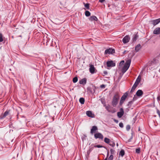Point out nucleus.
I'll list each match as a JSON object with an SVG mask.
<instances>
[{
  "mask_svg": "<svg viewBox=\"0 0 160 160\" xmlns=\"http://www.w3.org/2000/svg\"><path fill=\"white\" fill-rule=\"evenodd\" d=\"M105 0H99V2H104Z\"/></svg>",
  "mask_w": 160,
  "mask_h": 160,
  "instance_id": "nucleus-45",
  "label": "nucleus"
},
{
  "mask_svg": "<svg viewBox=\"0 0 160 160\" xmlns=\"http://www.w3.org/2000/svg\"><path fill=\"white\" fill-rule=\"evenodd\" d=\"M152 23L154 25H155L158 24L160 22V18H158L155 20H152L151 21Z\"/></svg>",
  "mask_w": 160,
  "mask_h": 160,
  "instance_id": "nucleus-12",
  "label": "nucleus"
},
{
  "mask_svg": "<svg viewBox=\"0 0 160 160\" xmlns=\"http://www.w3.org/2000/svg\"><path fill=\"white\" fill-rule=\"evenodd\" d=\"M117 146H118V143L117 144Z\"/></svg>",
  "mask_w": 160,
  "mask_h": 160,
  "instance_id": "nucleus-52",
  "label": "nucleus"
},
{
  "mask_svg": "<svg viewBox=\"0 0 160 160\" xmlns=\"http://www.w3.org/2000/svg\"><path fill=\"white\" fill-rule=\"evenodd\" d=\"M108 155H109V154H108V153H107V157L108 156Z\"/></svg>",
  "mask_w": 160,
  "mask_h": 160,
  "instance_id": "nucleus-48",
  "label": "nucleus"
},
{
  "mask_svg": "<svg viewBox=\"0 0 160 160\" xmlns=\"http://www.w3.org/2000/svg\"><path fill=\"white\" fill-rule=\"evenodd\" d=\"M114 121L117 123H118V121L117 120H116L115 119H114Z\"/></svg>",
  "mask_w": 160,
  "mask_h": 160,
  "instance_id": "nucleus-47",
  "label": "nucleus"
},
{
  "mask_svg": "<svg viewBox=\"0 0 160 160\" xmlns=\"http://www.w3.org/2000/svg\"><path fill=\"white\" fill-rule=\"evenodd\" d=\"M157 113L158 114V115L160 118V111H159V110H157Z\"/></svg>",
  "mask_w": 160,
  "mask_h": 160,
  "instance_id": "nucleus-43",
  "label": "nucleus"
},
{
  "mask_svg": "<svg viewBox=\"0 0 160 160\" xmlns=\"http://www.w3.org/2000/svg\"><path fill=\"white\" fill-rule=\"evenodd\" d=\"M89 71L92 74H93L96 73L97 72L93 65L92 64H90L89 65Z\"/></svg>",
  "mask_w": 160,
  "mask_h": 160,
  "instance_id": "nucleus-4",
  "label": "nucleus"
},
{
  "mask_svg": "<svg viewBox=\"0 0 160 160\" xmlns=\"http://www.w3.org/2000/svg\"><path fill=\"white\" fill-rule=\"evenodd\" d=\"M86 114L88 116L91 118H93L94 115L92 112L89 111L86 112Z\"/></svg>",
  "mask_w": 160,
  "mask_h": 160,
  "instance_id": "nucleus-17",
  "label": "nucleus"
},
{
  "mask_svg": "<svg viewBox=\"0 0 160 160\" xmlns=\"http://www.w3.org/2000/svg\"><path fill=\"white\" fill-rule=\"evenodd\" d=\"M138 131H140V129L139 128V129H138Z\"/></svg>",
  "mask_w": 160,
  "mask_h": 160,
  "instance_id": "nucleus-51",
  "label": "nucleus"
},
{
  "mask_svg": "<svg viewBox=\"0 0 160 160\" xmlns=\"http://www.w3.org/2000/svg\"><path fill=\"white\" fill-rule=\"evenodd\" d=\"M79 101L81 104H83L84 103L85 100L83 98H81L79 99Z\"/></svg>",
  "mask_w": 160,
  "mask_h": 160,
  "instance_id": "nucleus-24",
  "label": "nucleus"
},
{
  "mask_svg": "<svg viewBox=\"0 0 160 160\" xmlns=\"http://www.w3.org/2000/svg\"><path fill=\"white\" fill-rule=\"evenodd\" d=\"M78 79L77 77H75L73 79V82L74 83H76L78 81Z\"/></svg>",
  "mask_w": 160,
  "mask_h": 160,
  "instance_id": "nucleus-30",
  "label": "nucleus"
},
{
  "mask_svg": "<svg viewBox=\"0 0 160 160\" xmlns=\"http://www.w3.org/2000/svg\"><path fill=\"white\" fill-rule=\"evenodd\" d=\"M124 63V61L123 60L122 61L120 62L119 63V66H121L123 65Z\"/></svg>",
  "mask_w": 160,
  "mask_h": 160,
  "instance_id": "nucleus-37",
  "label": "nucleus"
},
{
  "mask_svg": "<svg viewBox=\"0 0 160 160\" xmlns=\"http://www.w3.org/2000/svg\"><path fill=\"white\" fill-rule=\"evenodd\" d=\"M94 136L96 139L99 138L102 139L103 138V135L101 133L99 132L95 133Z\"/></svg>",
  "mask_w": 160,
  "mask_h": 160,
  "instance_id": "nucleus-7",
  "label": "nucleus"
},
{
  "mask_svg": "<svg viewBox=\"0 0 160 160\" xmlns=\"http://www.w3.org/2000/svg\"><path fill=\"white\" fill-rule=\"evenodd\" d=\"M89 20L91 21H97L98 19L97 17L95 16H91L89 18Z\"/></svg>",
  "mask_w": 160,
  "mask_h": 160,
  "instance_id": "nucleus-15",
  "label": "nucleus"
},
{
  "mask_svg": "<svg viewBox=\"0 0 160 160\" xmlns=\"http://www.w3.org/2000/svg\"><path fill=\"white\" fill-rule=\"evenodd\" d=\"M103 73H104V74H105V75H106V74H107V73H107V72H106V71H104V72H103Z\"/></svg>",
  "mask_w": 160,
  "mask_h": 160,
  "instance_id": "nucleus-46",
  "label": "nucleus"
},
{
  "mask_svg": "<svg viewBox=\"0 0 160 160\" xmlns=\"http://www.w3.org/2000/svg\"><path fill=\"white\" fill-rule=\"evenodd\" d=\"M138 32L136 34H134L132 39V42H134L136 41L138 38Z\"/></svg>",
  "mask_w": 160,
  "mask_h": 160,
  "instance_id": "nucleus-19",
  "label": "nucleus"
},
{
  "mask_svg": "<svg viewBox=\"0 0 160 160\" xmlns=\"http://www.w3.org/2000/svg\"><path fill=\"white\" fill-rule=\"evenodd\" d=\"M157 99L158 101H160V96H159L158 97Z\"/></svg>",
  "mask_w": 160,
  "mask_h": 160,
  "instance_id": "nucleus-44",
  "label": "nucleus"
},
{
  "mask_svg": "<svg viewBox=\"0 0 160 160\" xmlns=\"http://www.w3.org/2000/svg\"><path fill=\"white\" fill-rule=\"evenodd\" d=\"M19 36L20 37H22V36L21 35Z\"/></svg>",
  "mask_w": 160,
  "mask_h": 160,
  "instance_id": "nucleus-53",
  "label": "nucleus"
},
{
  "mask_svg": "<svg viewBox=\"0 0 160 160\" xmlns=\"http://www.w3.org/2000/svg\"><path fill=\"white\" fill-rule=\"evenodd\" d=\"M3 39L2 37V35L1 33H0V42H2L3 41Z\"/></svg>",
  "mask_w": 160,
  "mask_h": 160,
  "instance_id": "nucleus-31",
  "label": "nucleus"
},
{
  "mask_svg": "<svg viewBox=\"0 0 160 160\" xmlns=\"http://www.w3.org/2000/svg\"><path fill=\"white\" fill-rule=\"evenodd\" d=\"M100 87L101 88H105V85L104 84H102L101 85Z\"/></svg>",
  "mask_w": 160,
  "mask_h": 160,
  "instance_id": "nucleus-41",
  "label": "nucleus"
},
{
  "mask_svg": "<svg viewBox=\"0 0 160 160\" xmlns=\"http://www.w3.org/2000/svg\"><path fill=\"white\" fill-rule=\"evenodd\" d=\"M87 79L86 78H83L79 81V82L80 84L85 85L86 84Z\"/></svg>",
  "mask_w": 160,
  "mask_h": 160,
  "instance_id": "nucleus-18",
  "label": "nucleus"
},
{
  "mask_svg": "<svg viewBox=\"0 0 160 160\" xmlns=\"http://www.w3.org/2000/svg\"><path fill=\"white\" fill-rule=\"evenodd\" d=\"M119 126L120 127L122 128L123 127V124L122 122H120L119 123Z\"/></svg>",
  "mask_w": 160,
  "mask_h": 160,
  "instance_id": "nucleus-38",
  "label": "nucleus"
},
{
  "mask_svg": "<svg viewBox=\"0 0 160 160\" xmlns=\"http://www.w3.org/2000/svg\"><path fill=\"white\" fill-rule=\"evenodd\" d=\"M124 111L122 108H121L120 110V112H117V116L119 118H121L124 114Z\"/></svg>",
  "mask_w": 160,
  "mask_h": 160,
  "instance_id": "nucleus-9",
  "label": "nucleus"
},
{
  "mask_svg": "<svg viewBox=\"0 0 160 160\" xmlns=\"http://www.w3.org/2000/svg\"><path fill=\"white\" fill-rule=\"evenodd\" d=\"M94 147L95 148H102L103 147L102 146L99 145H95L94 146Z\"/></svg>",
  "mask_w": 160,
  "mask_h": 160,
  "instance_id": "nucleus-33",
  "label": "nucleus"
},
{
  "mask_svg": "<svg viewBox=\"0 0 160 160\" xmlns=\"http://www.w3.org/2000/svg\"><path fill=\"white\" fill-rule=\"evenodd\" d=\"M130 39V38L129 35H126L124 37L122 40V42L124 43H126L129 42Z\"/></svg>",
  "mask_w": 160,
  "mask_h": 160,
  "instance_id": "nucleus-6",
  "label": "nucleus"
},
{
  "mask_svg": "<svg viewBox=\"0 0 160 160\" xmlns=\"http://www.w3.org/2000/svg\"><path fill=\"white\" fill-rule=\"evenodd\" d=\"M56 57L57 58H60V56L59 53H58V54L56 53Z\"/></svg>",
  "mask_w": 160,
  "mask_h": 160,
  "instance_id": "nucleus-40",
  "label": "nucleus"
},
{
  "mask_svg": "<svg viewBox=\"0 0 160 160\" xmlns=\"http://www.w3.org/2000/svg\"><path fill=\"white\" fill-rule=\"evenodd\" d=\"M143 92L141 90H138L136 92V95L138 96H141L143 94Z\"/></svg>",
  "mask_w": 160,
  "mask_h": 160,
  "instance_id": "nucleus-20",
  "label": "nucleus"
},
{
  "mask_svg": "<svg viewBox=\"0 0 160 160\" xmlns=\"http://www.w3.org/2000/svg\"><path fill=\"white\" fill-rule=\"evenodd\" d=\"M87 89L88 92L91 93H92V89L91 87H88L87 88Z\"/></svg>",
  "mask_w": 160,
  "mask_h": 160,
  "instance_id": "nucleus-29",
  "label": "nucleus"
},
{
  "mask_svg": "<svg viewBox=\"0 0 160 160\" xmlns=\"http://www.w3.org/2000/svg\"><path fill=\"white\" fill-rule=\"evenodd\" d=\"M128 69L125 68L124 66L122 68V72L123 73L125 72Z\"/></svg>",
  "mask_w": 160,
  "mask_h": 160,
  "instance_id": "nucleus-28",
  "label": "nucleus"
},
{
  "mask_svg": "<svg viewBox=\"0 0 160 160\" xmlns=\"http://www.w3.org/2000/svg\"><path fill=\"white\" fill-rule=\"evenodd\" d=\"M92 148H90L89 150L87 152V153L88 154H89V153L92 151Z\"/></svg>",
  "mask_w": 160,
  "mask_h": 160,
  "instance_id": "nucleus-42",
  "label": "nucleus"
},
{
  "mask_svg": "<svg viewBox=\"0 0 160 160\" xmlns=\"http://www.w3.org/2000/svg\"><path fill=\"white\" fill-rule=\"evenodd\" d=\"M114 53V49L111 48L106 50L105 51V54H112Z\"/></svg>",
  "mask_w": 160,
  "mask_h": 160,
  "instance_id": "nucleus-5",
  "label": "nucleus"
},
{
  "mask_svg": "<svg viewBox=\"0 0 160 160\" xmlns=\"http://www.w3.org/2000/svg\"><path fill=\"white\" fill-rule=\"evenodd\" d=\"M133 101H129L128 103V106H130V104H132L133 103Z\"/></svg>",
  "mask_w": 160,
  "mask_h": 160,
  "instance_id": "nucleus-39",
  "label": "nucleus"
},
{
  "mask_svg": "<svg viewBox=\"0 0 160 160\" xmlns=\"http://www.w3.org/2000/svg\"><path fill=\"white\" fill-rule=\"evenodd\" d=\"M110 146H112V147H114L115 146V142L112 141H110L109 143L108 144Z\"/></svg>",
  "mask_w": 160,
  "mask_h": 160,
  "instance_id": "nucleus-25",
  "label": "nucleus"
},
{
  "mask_svg": "<svg viewBox=\"0 0 160 160\" xmlns=\"http://www.w3.org/2000/svg\"><path fill=\"white\" fill-rule=\"evenodd\" d=\"M119 98V96L118 93H116L114 96L112 101V105L113 107H115L118 102V100Z\"/></svg>",
  "mask_w": 160,
  "mask_h": 160,
  "instance_id": "nucleus-1",
  "label": "nucleus"
},
{
  "mask_svg": "<svg viewBox=\"0 0 160 160\" xmlns=\"http://www.w3.org/2000/svg\"><path fill=\"white\" fill-rule=\"evenodd\" d=\"M136 152L137 153H139L140 152V148H138L136 149Z\"/></svg>",
  "mask_w": 160,
  "mask_h": 160,
  "instance_id": "nucleus-32",
  "label": "nucleus"
},
{
  "mask_svg": "<svg viewBox=\"0 0 160 160\" xmlns=\"http://www.w3.org/2000/svg\"><path fill=\"white\" fill-rule=\"evenodd\" d=\"M114 152H115V150L114 149H111L110 152H111V155H113L114 153Z\"/></svg>",
  "mask_w": 160,
  "mask_h": 160,
  "instance_id": "nucleus-35",
  "label": "nucleus"
},
{
  "mask_svg": "<svg viewBox=\"0 0 160 160\" xmlns=\"http://www.w3.org/2000/svg\"><path fill=\"white\" fill-rule=\"evenodd\" d=\"M153 33L155 34H160V28H157L153 31Z\"/></svg>",
  "mask_w": 160,
  "mask_h": 160,
  "instance_id": "nucleus-14",
  "label": "nucleus"
},
{
  "mask_svg": "<svg viewBox=\"0 0 160 160\" xmlns=\"http://www.w3.org/2000/svg\"><path fill=\"white\" fill-rule=\"evenodd\" d=\"M126 129L127 131H129L130 129V126L129 125H127L126 127Z\"/></svg>",
  "mask_w": 160,
  "mask_h": 160,
  "instance_id": "nucleus-34",
  "label": "nucleus"
},
{
  "mask_svg": "<svg viewBox=\"0 0 160 160\" xmlns=\"http://www.w3.org/2000/svg\"><path fill=\"white\" fill-rule=\"evenodd\" d=\"M115 63L112 61H108L107 62V65L108 67H113L115 66Z\"/></svg>",
  "mask_w": 160,
  "mask_h": 160,
  "instance_id": "nucleus-8",
  "label": "nucleus"
},
{
  "mask_svg": "<svg viewBox=\"0 0 160 160\" xmlns=\"http://www.w3.org/2000/svg\"><path fill=\"white\" fill-rule=\"evenodd\" d=\"M104 160H107V158H106Z\"/></svg>",
  "mask_w": 160,
  "mask_h": 160,
  "instance_id": "nucleus-49",
  "label": "nucleus"
},
{
  "mask_svg": "<svg viewBox=\"0 0 160 160\" xmlns=\"http://www.w3.org/2000/svg\"><path fill=\"white\" fill-rule=\"evenodd\" d=\"M159 71L160 72V69H159Z\"/></svg>",
  "mask_w": 160,
  "mask_h": 160,
  "instance_id": "nucleus-54",
  "label": "nucleus"
},
{
  "mask_svg": "<svg viewBox=\"0 0 160 160\" xmlns=\"http://www.w3.org/2000/svg\"><path fill=\"white\" fill-rule=\"evenodd\" d=\"M125 52H126L125 51H124V52H123V53H124Z\"/></svg>",
  "mask_w": 160,
  "mask_h": 160,
  "instance_id": "nucleus-50",
  "label": "nucleus"
},
{
  "mask_svg": "<svg viewBox=\"0 0 160 160\" xmlns=\"http://www.w3.org/2000/svg\"><path fill=\"white\" fill-rule=\"evenodd\" d=\"M110 140L109 139L107 138H105L104 139V142L107 143L109 144L110 141Z\"/></svg>",
  "mask_w": 160,
  "mask_h": 160,
  "instance_id": "nucleus-22",
  "label": "nucleus"
},
{
  "mask_svg": "<svg viewBox=\"0 0 160 160\" xmlns=\"http://www.w3.org/2000/svg\"><path fill=\"white\" fill-rule=\"evenodd\" d=\"M98 130V128L97 126H94L92 127V129L91 130L90 133L92 134H93L95 133V131Z\"/></svg>",
  "mask_w": 160,
  "mask_h": 160,
  "instance_id": "nucleus-11",
  "label": "nucleus"
},
{
  "mask_svg": "<svg viewBox=\"0 0 160 160\" xmlns=\"http://www.w3.org/2000/svg\"><path fill=\"white\" fill-rule=\"evenodd\" d=\"M9 113V111H6L3 114H2L0 117L1 119H2L4 118L7 116Z\"/></svg>",
  "mask_w": 160,
  "mask_h": 160,
  "instance_id": "nucleus-13",
  "label": "nucleus"
},
{
  "mask_svg": "<svg viewBox=\"0 0 160 160\" xmlns=\"http://www.w3.org/2000/svg\"><path fill=\"white\" fill-rule=\"evenodd\" d=\"M131 60L130 59H128L127 60L124 65V66L126 68H128L131 63Z\"/></svg>",
  "mask_w": 160,
  "mask_h": 160,
  "instance_id": "nucleus-10",
  "label": "nucleus"
},
{
  "mask_svg": "<svg viewBox=\"0 0 160 160\" xmlns=\"http://www.w3.org/2000/svg\"><path fill=\"white\" fill-rule=\"evenodd\" d=\"M105 108L109 112H111L112 113H113L116 112L115 110H110V106H105Z\"/></svg>",
  "mask_w": 160,
  "mask_h": 160,
  "instance_id": "nucleus-16",
  "label": "nucleus"
},
{
  "mask_svg": "<svg viewBox=\"0 0 160 160\" xmlns=\"http://www.w3.org/2000/svg\"><path fill=\"white\" fill-rule=\"evenodd\" d=\"M128 92H126L125 93L122 97L121 100L120 102V104L121 105L124 102L127 96H128Z\"/></svg>",
  "mask_w": 160,
  "mask_h": 160,
  "instance_id": "nucleus-3",
  "label": "nucleus"
},
{
  "mask_svg": "<svg viewBox=\"0 0 160 160\" xmlns=\"http://www.w3.org/2000/svg\"><path fill=\"white\" fill-rule=\"evenodd\" d=\"M113 155H111L108 158L109 160H112L113 158Z\"/></svg>",
  "mask_w": 160,
  "mask_h": 160,
  "instance_id": "nucleus-36",
  "label": "nucleus"
},
{
  "mask_svg": "<svg viewBox=\"0 0 160 160\" xmlns=\"http://www.w3.org/2000/svg\"><path fill=\"white\" fill-rule=\"evenodd\" d=\"M125 154V152L124 150H122L119 152V155L123 157Z\"/></svg>",
  "mask_w": 160,
  "mask_h": 160,
  "instance_id": "nucleus-23",
  "label": "nucleus"
},
{
  "mask_svg": "<svg viewBox=\"0 0 160 160\" xmlns=\"http://www.w3.org/2000/svg\"><path fill=\"white\" fill-rule=\"evenodd\" d=\"M141 48V45L140 44H138L135 47V49L136 52H138Z\"/></svg>",
  "mask_w": 160,
  "mask_h": 160,
  "instance_id": "nucleus-21",
  "label": "nucleus"
},
{
  "mask_svg": "<svg viewBox=\"0 0 160 160\" xmlns=\"http://www.w3.org/2000/svg\"><path fill=\"white\" fill-rule=\"evenodd\" d=\"M85 15L86 17H89L91 13L90 12L88 11H86L85 12Z\"/></svg>",
  "mask_w": 160,
  "mask_h": 160,
  "instance_id": "nucleus-26",
  "label": "nucleus"
},
{
  "mask_svg": "<svg viewBox=\"0 0 160 160\" xmlns=\"http://www.w3.org/2000/svg\"><path fill=\"white\" fill-rule=\"evenodd\" d=\"M84 5L85 7L88 9H89V5L90 4L88 3H87L85 4V3H84Z\"/></svg>",
  "mask_w": 160,
  "mask_h": 160,
  "instance_id": "nucleus-27",
  "label": "nucleus"
},
{
  "mask_svg": "<svg viewBox=\"0 0 160 160\" xmlns=\"http://www.w3.org/2000/svg\"><path fill=\"white\" fill-rule=\"evenodd\" d=\"M141 77H139V76L138 78H137L135 83L132 87L131 90V92H133L135 90V88H136L138 85L139 83L141 81Z\"/></svg>",
  "mask_w": 160,
  "mask_h": 160,
  "instance_id": "nucleus-2",
  "label": "nucleus"
}]
</instances>
